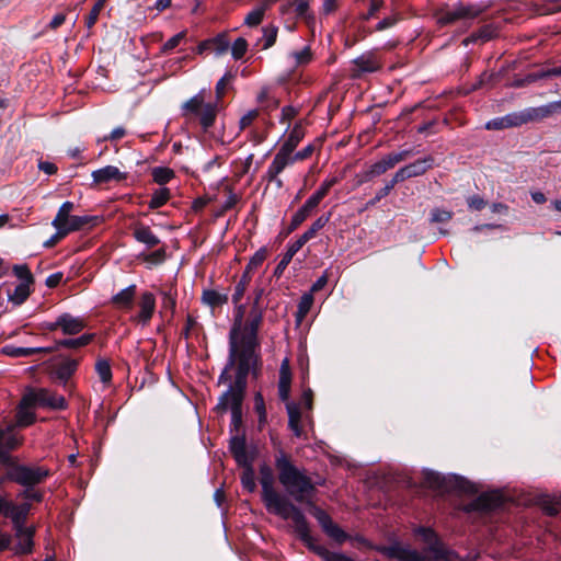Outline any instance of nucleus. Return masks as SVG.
Listing matches in <instances>:
<instances>
[{"instance_id":"nucleus-1","label":"nucleus","mask_w":561,"mask_h":561,"mask_svg":"<svg viewBox=\"0 0 561 561\" xmlns=\"http://www.w3.org/2000/svg\"><path fill=\"white\" fill-rule=\"evenodd\" d=\"M274 466L278 482L285 488L287 494L295 502L308 507V512L317 519L329 538L339 546L351 539V536L333 522L329 513L314 503L317 486L312 479L294 463L290 454L279 448L275 454Z\"/></svg>"},{"instance_id":"nucleus-2","label":"nucleus","mask_w":561,"mask_h":561,"mask_svg":"<svg viewBox=\"0 0 561 561\" xmlns=\"http://www.w3.org/2000/svg\"><path fill=\"white\" fill-rule=\"evenodd\" d=\"M240 334V320L232 325L229 333V356L228 367L236 369L234 381L230 382L228 389L218 398V403L214 408L218 414H224L229 408V397H245L248 387V377L251 374L253 378H257L261 373L262 362L256 350L241 347L238 344Z\"/></svg>"},{"instance_id":"nucleus-3","label":"nucleus","mask_w":561,"mask_h":561,"mask_svg":"<svg viewBox=\"0 0 561 561\" xmlns=\"http://www.w3.org/2000/svg\"><path fill=\"white\" fill-rule=\"evenodd\" d=\"M244 398L229 397V408L231 411L230 433H236L229 439V451L232 455L238 467L242 468L240 481L242 488L249 493L256 490L255 471L253 462L256 458V449L251 450L247 446V437L243 431L242 404Z\"/></svg>"},{"instance_id":"nucleus-4","label":"nucleus","mask_w":561,"mask_h":561,"mask_svg":"<svg viewBox=\"0 0 561 561\" xmlns=\"http://www.w3.org/2000/svg\"><path fill=\"white\" fill-rule=\"evenodd\" d=\"M236 75L228 71L216 83L215 93L217 102L205 103L203 92H199L181 105L182 117L186 121L198 118L204 133H207L214 125L218 113V102L224 98L226 85L234 80Z\"/></svg>"},{"instance_id":"nucleus-5","label":"nucleus","mask_w":561,"mask_h":561,"mask_svg":"<svg viewBox=\"0 0 561 561\" xmlns=\"http://www.w3.org/2000/svg\"><path fill=\"white\" fill-rule=\"evenodd\" d=\"M262 501L268 512L293 522L296 536L307 549L317 540L311 535L310 524L304 512L286 495L276 492Z\"/></svg>"},{"instance_id":"nucleus-6","label":"nucleus","mask_w":561,"mask_h":561,"mask_svg":"<svg viewBox=\"0 0 561 561\" xmlns=\"http://www.w3.org/2000/svg\"><path fill=\"white\" fill-rule=\"evenodd\" d=\"M23 444V437L11 432L0 430V489L8 480L23 481L31 478L32 471L28 465L20 462L11 453Z\"/></svg>"},{"instance_id":"nucleus-7","label":"nucleus","mask_w":561,"mask_h":561,"mask_svg":"<svg viewBox=\"0 0 561 561\" xmlns=\"http://www.w3.org/2000/svg\"><path fill=\"white\" fill-rule=\"evenodd\" d=\"M424 484L439 492H460L476 494L478 492L476 485L466 478L457 474L444 476L436 471L426 470L423 473Z\"/></svg>"},{"instance_id":"nucleus-8","label":"nucleus","mask_w":561,"mask_h":561,"mask_svg":"<svg viewBox=\"0 0 561 561\" xmlns=\"http://www.w3.org/2000/svg\"><path fill=\"white\" fill-rule=\"evenodd\" d=\"M22 405L64 411L68 409V401L64 396L48 388L27 386L22 396Z\"/></svg>"},{"instance_id":"nucleus-9","label":"nucleus","mask_w":561,"mask_h":561,"mask_svg":"<svg viewBox=\"0 0 561 561\" xmlns=\"http://www.w3.org/2000/svg\"><path fill=\"white\" fill-rule=\"evenodd\" d=\"M28 469L32 471L31 478L23 481L8 480V483H16L23 486V490L20 491L18 496L25 500V502L34 501L36 503H42L44 500V493L34 490V486L45 482L46 479L51 476V471L43 466H28Z\"/></svg>"},{"instance_id":"nucleus-10","label":"nucleus","mask_w":561,"mask_h":561,"mask_svg":"<svg viewBox=\"0 0 561 561\" xmlns=\"http://www.w3.org/2000/svg\"><path fill=\"white\" fill-rule=\"evenodd\" d=\"M416 534L427 545V550L436 561H458L462 559L456 551L444 546L440 537L433 528L420 526Z\"/></svg>"},{"instance_id":"nucleus-11","label":"nucleus","mask_w":561,"mask_h":561,"mask_svg":"<svg viewBox=\"0 0 561 561\" xmlns=\"http://www.w3.org/2000/svg\"><path fill=\"white\" fill-rule=\"evenodd\" d=\"M264 309L251 308L249 311L248 320L241 328V333L238 337V344L241 347L257 350L260 347L259 331L263 323Z\"/></svg>"},{"instance_id":"nucleus-12","label":"nucleus","mask_w":561,"mask_h":561,"mask_svg":"<svg viewBox=\"0 0 561 561\" xmlns=\"http://www.w3.org/2000/svg\"><path fill=\"white\" fill-rule=\"evenodd\" d=\"M267 257V249L265 247L260 248L250 259L249 263L247 264L240 280L234 287V293L232 295V302L238 304L242 297L244 296V293L247 290L248 285L251 282L252 273L263 264V262Z\"/></svg>"},{"instance_id":"nucleus-13","label":"nucleus","mask_w":561,"mask_h":561,"mask_svg":"<svg viewBox=\"0 0 561 561\" xmlns=\"http://www.w3.org/2000/svg\"><path fill=\"white\" fill-rule=\"evenodd\" d=\"M505 500L503 494L497 491H488L481 493L471 502L463 505V512L466 513H491L503 506Z\"/></svg>"},{"instance_id":"nucleus-14","label":"nucleus","mask_w":561,"mask_h":561,"mask_svg":"<svg viewBox=\"0 0 561 561\" xmlns=\"http://www.w3.org/2000/svg\"><path fill=\"white\" fill-rule=\"evenodd\" d=\"M58 362L51 365L49 375L53 379L67 388L69 380L77 373L80 359L71 358L67 355H58L55 357Z\"/></svg>"},{"instance_id":"nucleus-15","label":"nucleus","mask_w":561,"mask_h":561,"mask_svg":"<svg viewBox=\"0 0 561 561\" xmlns=\"http://www.w3.org/2000/svg\"><path fill=\"white\" fill-rule=\"evenodd\" d=\"M311 0H282L279 12L283 15L295 12L296 18L302 20L309 28L316 25V15L310 10Z\"/></svg>"},{"instance_id":"nucleus-16","label":"nucleus","mask_w":561,"mask_h":561,"mask_svg":"<svg viewBox=\"0 0 561 561\" xmlns=\"http://www.w3.org/2000/svg\"><path fill=\"white\" fill-rule=\"evenodd\" d=\"M481 13V9L474 4H458L451 10L437 14V23L440 26L449 25L459 20H472Z\"/></svg>"},{"instance_id":"nucleus-17","label":"nucleus","mask_w":561,"mask_h":561,"mask_svg":"<svg viewBox=\"0 0 561 561\" xmlns=\"http://www.w3.org/2000/svg\"><path fill=\"white\" fill-rule=\"evenodd\" d=\"M435 164V159L433 156H426L424 158L416 159L415 161L400 168L394 174L393 178L396 182L401 183L409 179L421 176L425 174L428 170L433 169Z\"/></svg>"},{"instance_id":"nucleus-18","label":"nucleus","mask_w":561,"mask_h":561,"mask_svg":"<svg viewBox=\"0 0 561 561\" xmlns=\"http://www.w3.org/2000/svg\"><path fill=\"white\" fill-rule=\"evenodd\" d=\"M32 505L28 502L15 504L14 502L10 501L4 517L11 519L16 533V537L21 536V533L24 529V524L26 523Z\"/></svg>"},{"instance_id":"nucleus-19","label":"nucleus","mask_w":561,"mask_h":561,"mask_svg":"<svg viewBox=\"0 0 561 561\" xmlns=\"http://www.w3.org/2000/svg\"><path fill=\"white\" fill-rule=\"evenodd\" d=\"M139 312L134 317V321L146 327L150 323L156 311V297L150 291H145L139 299Z\"/></svg>"},{"instance_id":"nucleus-20","label":"nucleus","mask_w":561,"mask_h":561,"mask_svg":"<svg viewBox=\"0 0 561 561\" xmlns=\"http://www.w3.org/2000/svg\"><path fill=\"white\" fill-rule=\"evenodd\" d=\"M57 324L65 335H77L88 327L84 318L75 317L69 312L59 314L57 317Z\"/></svg>"},{"instance_id":"nucleus-21","label":"nucleus","mask_w":561,"mask_h":561,"mask_svg":"<svg viewBox=\"0 0 561 561\" xmlns=\"http://www.w3.org/2000/svg\"><path fill=\"white\" fill-rule=\"evenodd\" d=\"M321 202L314 196H310L305 204L293 215L291 221L287 228V233L294 232L319 206Z\"/></svg>"},{"instance_id":"nucleus-22","label":"nucleus","mask_w":561,"mask_h":561,"mask_svg":"<svg viewBox=\"0 0 561 561\" xmlns=\"http://www.w3.org/2000/svg\"><path fill=\"white\" fill-rule=\"evenodd\" d=\"M131 229L135 240L145 244L148 249L156 248L161 243L160 238L152 232L149 226L136 222L131 226Z\"/></svg>"},{"instance_id":"nucleus-23","label":"nucleus","mask_w":561,"mask_h":561,"mask_svg":"<svg viewBox=\"0 0 561 561\" xmlns=\"http://www.w3.org/2000/svg\"><path fill=\"white\" fill-rule=\"evenodd\" d=\"M353 78H360L365 72H376L380 69L375 56L371 53L364 54L353 60Z\"/></svg>"},{"instance_id":"nucleus-24","label":"nucleus","mask_w":561,"mask_h":561,"mask_svg":"<svg viewBox=\"0 0 561 561\" xmlns=\"http://www.w3.org/2000/svg\"><path fill=\"white\" fill-rule=\"evenodd\" d=\"M517 114L519 124L522 126L531 122H540L546 119L552 115V111L550 110V105L548 103L538 107H527L517 112Z\"/></svg>"},{"instance_id":"nucleus-25","label":"nucleus","mask_w":561,"mask_h":561,"mask_svg":"<svg viewBox=\"0 0 561 561\" xmlns=\"http://www.w3.org/2000/svg\"><path fill=\"white\" fill-rule=\"evenodd\" d=\"M95 184H105L111 181L122 182L127 179V173L121 172L117 167L106 165L92 172Z\"/></svg>"},{"instance_id":"nucleus-26","label":"nucleus","mask_w":561,"mask_h":561,"mask_svg":"<svg viewBox=\"0 0 561 561\" xmlns=\"http://www.w3.org/2000/svg\"><path fill=\"white\" fill-rule=\"evenodd\" d=\"M536 504L546 515L556 517L560 512L561 493L559 495H550L548 493L539 494L536 497Z\"/></svg>"},{"instance_id":"nucleus-27","label":"nucleus","mask_w":561,"mask_h":561,"mask_svg":"<svg viewBox=\"0 0 561 561\" xmlns=\"http://www.w3.org/2000/svg\"><path fill=\"white\" fill-rule=\"evenodd\" d=\"M260 483L262 486V500L275 494L277 491L274 488L275 478L273 469L266 462L259 467Z\"/></svg>"},{"instance_id":"nucleus-28","label":"nucleus","mask_w":561,"mask_h":561,"mask_svg":"<svg viewBox=\"0 0 561 561\" xmlns=\"http://www.w3.org/2000/svg\"><path fill=\"white\" fill-rule=\"evenodd\" d=\"M136 285H129L128 287L122 289L116 295H114L111 299V302L114 307L122 310H130L134 307V301L136 297Z\"/></svg>"},{"instance_id":"nucleus-29","label":"nucleus","mask_w":561,"mask_h":561,"mask_svg":"<svg viewBox=\"0 0 561 561\" xmlns=\"http://www.w3.org/2000/svg\"><path fill=\"white\" fill-rule=\"evenodd\" d=\"M290 387H291V371L288 365V360L285 359L279 369V381H278V396L284 402H290Z\"/></svg>"},{"instance_id":"nucleus-30","label":"nucleus","mask_w":561,"mask_h":561,"mask_svg":"<svg viewBox=\"0 0 561 561\" xmlns=\"http://www.w3.org/2000/svg\"><path fill=\"white\" fill-rule=\"evenodd\" d=\"M100 222H102V218L99 216H72L68 224L65 225L64 229L67 230L69 234L70 232L82 230L85 227L92 228Z\"/></svg>"},{"instance_id":"nucleus-31","label":"nucleus","mask_w":561,"mask_h":561,"mask_svg":"<svg viewBox=\"0 0 561 561\" xmlns=\"http://www.w3.org/2000/svg\"><path fill=\"white\" fill-rule=\"evenodd\" d=\"M293 163L291 156L285 153L282 150L275 154L272 163L268 165V169L264 175L266 180H277V175L284 171V169Z\"/></svg>"},{"instance_id":"nucleus-32","label":"nucleus","mask_w":561,"mask_h":561,"mask_svg":"<svg viewBox=\"0 0 561 561\" xmlns=\"http://www.w3.org/2000/svg\"><path fill=\"white\" fill-rule=\"evenodd\" d=\"M391 169L392 167L390 165L386 156H383L379 161L373 163L371 165H369L367 170L360 173L358 184L369 182L373 179L385 174L387 171Z\"/></svg>"},{"instance_id":"nucleus-33","label":"nucleus","mask_w":561,"mask_h":561,"mask_svg":"<svg viewBox=\"0 0 561 561\" xmlns=\"http://www.w3.org/2000/svg\"><path fill=\"white\" fill-rule=\"evenodd\" d=\"M519 118L517 112L508 113L501 117L490 119L485 124L488 130H503L513 127H519Z\"/></svg>"},{"instance_id":"nucleus-34","label":"nucleus","mask_w":561,"mask_h":561,"mask_svg":"<svg viewBox=\"0 0 561 561\" xmlns=\"http://www.w3.org/2000/svg\"><path fill=\"white\" fill-rule=\"evenodd\" d=\"M305 137V130L302 128L301 122H297L294 127L291 128L289 135L280 146L279 150L284 151L285 153L291 156V153L295 151L299 142Z\"/></svg>"},{"instance_id":"nucleus-35","label":"nucleus","mask_w":561,"mask_h":561,"mask_svg":"<svg viewBox=\"0 0 561 561\" xmlns=\"http://www.w3.org/2000/svg\"><path fill=\"white\" fill-rule=\"evenodd\" d=\"M288 413V427L293 431L296 437H301L304 434L301 422V411L298 403L291 401L286 403Z\"/></svg>"},{"instance_id":"nucleus-36","label":"nucleus","mask_w":561,"mask_h":561,"mask_svg":"<svg viewBox=\"0 0 561 561\" xmlns=\"http://www.w3.org/2000/svg\"><path fill=\"white\" fill-rule=\"evenodd\" d=\"M304 247V244L297 239L295 242L289 243L286 252L283 254L280 261L277 263L274 268L273 275L279 278L284 271L287 268L289 263L291 262L294 255Z\"/></svg>"},{"instance_id":"nucleus-37","label":"nucleus","mask_w":561,"mask_h":561,"mask_svg":"<svg viewBox=\"0 0 561 561\" xmlns=\"http://www.w3.org/2000/svg\"><path fill=\"white\" fill-rule=\"evenodd\" d=\"M34 284L20 283L15 286L14 290H7L8 300L14 306H21L24 304L30 295L33 293L32 286Z\"/></svg>"},{"instance_id":"nucleus-38","label":"nucleus","mask_w":561,"mask_h":561,"mask_svg":"<svg viewBox=\"0 0 561 561\" xmlns=\"http://www.w3.org/2000/svg\"><path fill=\"white\" fill-rule=\"evenodd\" d=\"M201 299L204 305L215 309L226 305L229 297L227 293H219L215 289H204Z\"/></svg>"},{"instance_id":"nucleus-39","label":"nucleus","mask_w":561,"mask_h":561,"mask_svg":"<svg viewBox=\"0 0 561 561\" xmlns=\"http://www.w3.org/2000/svg\"><path fill=\"white\" fill-rule=\"evenodd\" d=\"M95 339V333H84L78 337H69L58 340L59 350L70 348L77 350L89 345Z\"/></svg>"},{"instance_id":"nucleus-40","label":"nucleus","mask_w":561,"mask_h":561,"mask_svg":"<svg viewBox=\"0 0 561 561\" xmlns=\"http://www.w3.org/2000/svg\"><path fill=\"white\" fill-rule=\"evenodd\" d=\"M331 213L323 214L318 217L307 231H305L298 240L305 245L308 241L313 239L318 231H320L330 221Z\"/></svg>"},{"instance_id":"nucleus-41","label":"nucleus","mask_w":561,"mask_h":561,"mask_svg":"<svg viewBox=\"0 0 561 561\" xmlns=\"http://www.w3.org/2000/svg\"><path fill=\"white\" fill-rule=\"evenodd\" d=\"M162 301H161V309H160V316L165 317L167 312H170L169 321L173 318L175 313L176 308V290H162Z\"/></svg>"},{"instance_id":"nucleus-42","label":"nucleus","mask_w":561,"mask_h":561,"mask_svg":"<svg viewBox=\"0 0 561 561\" xmlns=\"http://www.w3.org/2000/svg\"><path fill=\"white\" fill-rule=\"evenodd\" d=\"M496 81H497L496 73H494V72L489 73L488 71H483L477 78V80L468 87L467 92L470 93V92H474V91L483 89V88H488V89L493 88L494 84L496 83Z\"/></svg>"},{"instance_id":"nucleus-43","label":"nucleus","mask_w":561,"mask_h":561,"mask_svg":"<svg viewBox=\"0 0 561 561\" xmlns=\"http://www.w3.org/2000/svg\"><path fill=\"white\" fill-rule=\"evenodd\" d=\"M313 304V296L311 294H304L298 302L297 310L295 312V319L297 325H299L308 312L310 311Z\"/></svg>"},{"instance_id":"nucleus-44","label":"nucleus","mask_w":561,"mask_h":561,"mask_svg":"<svg viewBox=\"0 0 561 561\" xmlns=\"http://www.w3.org/2000/svg\"><path fill=\"white\" fill-rule=\"evenodd\" d=\"M35 407H23L22 405V399L20 400V403L18 405V412H16V419L18 424L22 427L31 426L36 421V415L34 412L31 411V409H34Z\"/></svg>"},{"instance_id":"nucleus-45","label":"nucleus","mask_w":561,"mask_h":561,"mask_svg":"<svg viewBox=\"0 0 561 561\" xmlns=\"http://www.w3.org/2000/svg\"><path fill=\"white\" fill-rule=\"evenodd\" d=\"M171 192L168 187L158 188L152 193L148 207L152 210L158 209L164 206L169 202Z\"/></svg>"},{"instance_id":"nucleus-46","label":"nucleus","mask_w":561,"mask_h":561,"mask_svg":"<svg viewBox=\"0 0 561 561\" xmlns=\"http://www.w3.org/2000/svg\"><path fill=\"white\" fill-rule=\"evenodd\" d=\"M73 206H75L73 203L69 202V201L62 203L61 206L59 207L57 215L54 218L51 225L54 227H58V226L65 227V225L68 224V221L72 217L70 215V213L73 209Z\"/></svg>"},{"instance_id":"nucleus-47","label":"nucleus","mask_w":561,"mask_h":561,"mask_svg":"<svg viewBox=\"0 0 561 561\" xmlns=\"http://www.w3.org/2000/svg\"><path fill=\"white\" fill-rule=\"evenodd\" d=\"M382 554L390 559H397L398 561H403L404 557L409 552L410 549L402 547L399 543H392L389 546H382L378 549Z\"/></svg>"},{"instance_id":"nucleus-48","label":"nucleus","mask_w":561,"mask_h":561,"mask_svg":"<svg viewBox=\"0 0 561 561\" xmlns=\"http://www.w3.org/2000/svg\"><path fill=\"white\" fill-rule=\"evenodd\" d=\"M152 180L154 183L159 185H164L169 183L174 176L175 173L172 169L167 167H156L151 171Z\"/></svg>"},{"instance_id":"nucleus-49","label":"nucleus","mask_w":561,"mask_h":561,"mask_svg":"<svg viewBox=\"0 0 561 561\" xmlns=\"http://www.w3.org/2000/svg\"><path fill=\"white\" fill-rule=\"evenodd\" d=\"M397 184L399 183L396 182V179L392 176V179L387 181L385 186L381 187L376 193V195L366 203V209L376 206L382 198L387 197Z\"/></svg>"},{"instance_id":"nucleus-50","label":"nucleus","mask_w":561,"mask_h":561,"mask_svg":"<svg viewBox=\"0 0 561 561\" xmlns=\"http://www.w3.org/2000/svg\"><path fill=\"white\" fill-rule=\"evenodd\" d=\"M95 371L103 383H110L112 381V368L108 359L99 358L95 363Z\"/></svg>"},{"instance_id":"nucleus-51","label":"nucleus","mask_w":561,"mask_h":561,"mask_svg":"<svg viewBox=\"0 0 561 561\" xmlns=\"http://www.w3.org/2000/svg\"><path fill=\"white\" fill-rule=\"evenodd\" d=\"M106 1L107 0H95L92 9L90 10L89 14L85 16L84 20V25L88 28H92L95 25L101 11L104 9Z\"/></svg>"},{"instance_id":"nucleus-52","label":"nucleus","mask_w":561,"mask_h":561,"mask_svg":"<svg viewBox=\"0 0 561 561\" xmlns=\"http://www.w3.org/2000/svg\"><path fill=\"white\" fill-rule=\"evenodd\" d=\"M210 49L215 50L217 55H222L228 50L229 41L225 33H220L213 38L208 39Z\"/></svg>"},{"instance_id":"nucleus-53","label":"nucleus","mask_w":561,"mask_h":561,"mask_svg":"<svg viewBox=\"0 0 561 561\" xmlns=\"http://www.w3.org/2000/svg\"><path fill=\"white\" fill-rule=\"evenodd\" d=\"M13 274L25 284H34L35 278L27 264H15L12 267Z\"/></svg>"},{"instance_id":"nucleus-54","label":"nucleus","mask_w":561,"mask_h":561,"mask_svg":"<svg viewBox=\"0 0 561 561\" xmlns=\"http://www.w3.org/2000/svg\"><path fill=\"white\" fill-rule=\"evenodd\" d=\"M454 213L451 210L435 207L430 211L431 224H445L453 219Z\"/></svg>"},{"instance_id":"nucleus-55","label":"nucleus","mask_w":561,"mask_h":561,"mask_svg":"<svg viewBox=\"0 0 561 561\" xmlns=\"http://www.w3.org/2000/svg\"><path fill=\"white\" fill-rule=\"evenodd\" d=\"M340 182L337 176L325 179L320 187L312 194L318 201H322L330 192V190Z\"/></svg>"},{"instance_id":"nucleus-56","label":"nucleus","mask_w":561,"mask_h":561,"mask_svg":"<svg viewBox=\"0 0 561 561\" xmlns=\"http://www.w3.org/2000/svg\"><path fill=\"white\" fill-rule=\"evenodd\" d=\"M262 31H263L262 39L264 41L262 49H268L276 42L278 27L273 24H270V25L264 26L262 28Z\"/></svg>"},{"instance_id":"nucleus-57","label":"nucleus","mask_w":561,"mask_h":561,"mask_svg":"<svg viewBox=\"0 0 561 561\" xmlns=\"http://www.w3.org/2000/svg\"><path fill=\"white\" fill-rule=\"evenodd\" d=\"M265 10H266L265 5H261L254 10H252L251 12H249L247 14V16L244 19V23L251 27L257 26L263 21Z\"/></svg>"},{"instance_id":"nucleus-58","label":"nucleus","mask_w":561,"mask_h":561,"mask_svg":"<svg viewBox=\"0 0 561 561\" xmlns=\"http://www.w3.org/2000/svg\"><path fill=\"white\" fill-rule=\"evenodd\" d=\"M1 353L10 357H27L34 355V351L30 350V347H18L13 345L3 346Z\"/></svg>"},{"instance_id":"nucleus-59","label":"nucleus","mask_w":561,"mask_h":561,"mask_svg":"<svg viewBox=\"0 0 561 561\" xmlns=\"http://www.w3.org/2000/svg\"><path fill=\"white\" fill-rule=\"evenodd\" d=\"M414 154L413 149H404L398 152H390L386 154L387 160L389 161L392 169L400 162L405 161L409 157Z\"/></svg>"},{"instance_id":"nucleus-60","label":"nucleus","mask_w":561,"mask_h":561,"mask_svg":"<svg viewBox=\"0 0 561 561\" xmlns=\"http://www.w3.org/2000/svg\"><path fill=\"white\" fill-rule=\"evenodd\" d=\"M248 50V42L243 37H238L231 46V55L234 60L243 58Z\"/></svg>"},{"instance_id":"nucleus-61","label":"nucleus","mask_w":561,"mask_h":561,"mask_svg":"<svg viewBox=\"0 0 561 561\" xmlns=\"http://www.w3.org/2000/svg\"><path fill=\"white\" fill-rule=\"evenodd\" d=\"M185 36H186V31H182V32L175 34L174 36H172L170 39H168L163 44L160 53L163 55L169 54L170 51H172L174 48H176L180 45V43L185 38Z\"/></svg>"},{"instance_id":"nucleus-62","label":"nucleus","mask_w":561,"mask_h":561,"mask_svg":"<svg viewBox=\"0 0 561 561\" xmlns=\"http://www.w3.org/2000/svg\"><path fill=\"white\" fill-rule=\"evenodd\" d=\"M167 252L165 248H159L148 254H145L144 260L150 264L159 265L165 261Z\"/></svg>"},{"instance_id":"nucleus-63","label":"nucleus","mask_w":561,"mask_h":561,"mask_svg":"<svg viewBox=\"0 0 561 561\" xmlns=\"http://www.w3.org/2000/svg\"><path fill=\"white\" fill-rule=\"evenodd\" d=\"M466 202H467L469 210H473V211H480L483 208H485V206L488 205V202L478 194L468 196Z\"/></svg>"},{"instance_id":"nucleus-64","label":"nucleus","mask_w":561,"mask_h":561,"mask_svg":"<svg viewBox=\"0 0 561 561\" xmlns=\"http://www.w3.org/2000/svg\"><path fill=\"white\" fill-rule=\"evenodd\" d=\"M383 1L382 0H371L369 9L366 13H362L359 15V20L363 22L369 21L370 19L375 18L379 10L382 8Z\"/></svg>"}]
</instances>
